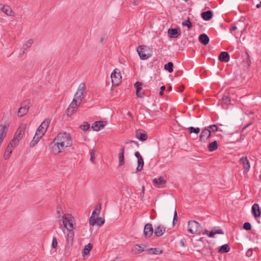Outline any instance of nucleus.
Segmentation results:
<instances>
[{"label": "nucleus", "mask_w": 261, "mask_h": 261, "mask_svg": "<svg viewBox=\"0 0 261 261\" xmlns=\"http://www.w3.org/2000/svg\"><path fill=\"white\" fill-rule=\"evenodd\" d=\"M72 145V139L70 134L65 132L59 133L49 147L50 152L55 154L59 153L69 149Z\"/></svg>", "instance_id": "f257e3e1"}, {"label": "nucleus", "mask_w": 261, "mask_h": 261, "mask_svg": "<svg viewBox=\"0 0 261 261\" xmlns=\"http://www.w3.org/2000/svg\"><path fill=\"white\" fill-rule=\"evenodd\" d=\"M188 231L192 234H196L198 235L201 234H206L210 238L214 237L216 234L223 233L221 230H212L210 232L206 229L203 230L200 224L195 221H189Z\"/></svg>", "instance_id": "f03ea898"}, {"label": "nucleus", "mask_w": 261, "mask_h": 261, "mask_svg": "<svg viewBox=\"0 0 261 261\" xmlns=\"http://www.w3.org/2000/svg\"><path fill=\"white\" fill-rule=\"evenodd\" d=\"M50 123V119H45L37 129L35 135L31 143V146H34L45 135Z\"/></svg>", "instance_id": "7ed1b4c3"}, {"label": "nucleus", "mask_w": 261, "mask_h": 261, "mask_svg": "<svg viewBox=\"0 0 261 261\" xmlns=\"http://www.w3.org/2000/svg\"><path fill=\"white\" fill-rule=\"evenodd\" d=\"M62 222L64 227L67 230L74 229L75 222L73 217L69 214H65L62 217V219L59 221V223ZM61 224V223H60Z\"/></svg>", "instance_id": "20e7f679"}, {"label": "nucleus", "mask_w": 261, "mask_h": 261, "mask_svg": "<svg viewBox=\"0 0 261 261\" xmlns=\"http://www.w3.org/2000/svg\"><path fill=\"white\" fill-rule=\"evenodd\" d=\"M86 87L84 83H81L74 94L73 100H75L79 103H81L86 95Z\"/></svg>", "instance_id": "39448f33"}, {"label": "nucleus", "mask_w": 261, "mask_h": 261, "mask_svg": "<svg viewBox=\"0 0 261 261\" xmlns=\"http://www.w3.org/2000/svg\"><path fill=\"white\" fill-rule=\"evenodd\" d=\"M137 52L142 60H146L151 56L150 48L145 45L139 46Z\"/></svg>", "instance_id": "423d86ee"}, {"label": "nucleus", "mask_w": 261, "mask_h": 261, "mask_svg": "<svg viewBox=\"0 0 261 261\" xmlns=\"http://www.w3.org/2000/svg\"><path fill=\"white\" fill-rule=\"evenodd\" d=\"M112 83L113 86H118L121 82L122 77L119 69H115L111 74Z\"/></svg>", "instance_id": "0eeeda50"}, {"label": "nucleus", "mask_w": 261, "mask_h": 261, "mask_svg": "<svg viewBox=\"0 0 261 261\" xmlns=\"http://www.w3.org/2000/svg\"><path fill=\"white\" fill-rule=\"evenodd\" d=\"M81 103H79L75 100H72L69 107L68 108L66 113L68 116L72 115L77 110L79 106Z\"/></svg>", "instance_id": "6e6552de"}, {"label": "nucleus", "mask_w": 261, "mask_h": 261, "mask_svg": "<svg viewBox=\"0 0 261 261\" xmlns=\"http://www.w3.org/2000/svg\"><path fill=\"white\" fill-rule=\"evenodd\" d=\"M100 209V205L95 207L89 220V224L90 225L93 226L96 224V218L99 215Z\"/></svg>", "instance_id": "1a4fd4ad"}, {"label": "nucleus", "mask_w": 261, "mask_h": 261, "mask_svg": "<svg viewBox=\"0 0 261 261\" xmlns=\"http://www.w3.org/2000/svg\"><path fill=\"white\" fill-rule=\"evenodd\" d=\"M26 127L27 124L25 123H21L16 130L14 137L17 140H20L24 135Z\"/></svg>", "instance_id": "9d476101"}, {"label": "nucleus", "mask_w": 261, "mask_h": 261, "mask_svg": "<svg viewBox=\"0 0 261 261\" xmlns=\"http://www.w3.org/2000/svg\"><path fill=\"white\" fill-rule=\"evenodd\" d=\"M211 136V130L208 128L203 129L200 135L199 139L201 141L205 142Z\"/></svg>", "instance_id": "9b49d317"}, {"label": "nucleus", "mask_w": 261, "mask_h": 261, "mask_svg": "<svg viewBox=\"0 0 261 261\" xmlns=\"http://www.w3.org/2000/svg\"><path fill=\"white\" fill-rule=\"evenodd\" d=\"M153 227L151 224L147 223L144 226V235L146 238H150L153 233Z\"/></svg>", "instance_id": "f8f14e48"}, {"label": "nucleus", "mask_w": 261, "mask_h": 261, "mask_svg": "<svg viewBox=\"0 0 261 261\" xmlns=\"http://www.w3.org/2000/svg\"><path fill=\"white\" fill-rule=\"evenodd\" d=\"M168 33L170 38H177L180 35V31L178 28L176 29H169L168 31Z\"/></svg>", "instance_id": "ddd939ff"}, {"label": "nucleus", "mask_w": 261, "mask_h": 261, "mask_svg": "<svg viewBox=\"0 0 261 261\" xmlns=\"http://www.w3.org/2000/svg\"><path fill=\"white\" fill-rule=\"evenodd\" d=\"M105 125L106 123L103 121H96L92 124V128L94 131H98L103 128Z\"/></svg>", "instance_id": "4468645a"}, {"label": "nucleus", "mask_w": 261, "mask_h": 261, "mask_svg": "<svg viewBox=\"0 0 261 261\" xmlns=\"http://www.w3.org/2000/svg\"><path fill=\"white\" fill-rule=\"evenodd\" d=\"M153 185L157 187L160 188V186L165 184L166 182V180L162 176H160L158 178H154L152 180Z\"/></svg>", "instance_id": "2eb2a0df"}, {"label": "nucleus", "mask_w": 261, "mask_h": 261, "mask_svg": "<svg viewBox=\"0 0 261 261\" xmlns=\"http://www.w3.org/2000/svg\"><path fill=\"white\" fill-rule=\"evenodd\" d=\"M166 231V227L163 226V225H159L157 226L154 230V234L156 237H161L163 235V234Z\"/></svg>", "instance_id": "dca6fc26"}, {"label": "nucleus", "mask_w": 261, "mask_h": 261, "mask_svg": "<svg viewBox=\"0 0 261 261\" xmlns=\"http://www.w3.org/2000/svg\"><path fill=\"white\" fill-rule=\"evenodd\" d=\"M135 87L136 88V95L139 98L143 97L144 94L141 92L142 90V83L139 82H137L134 84Z\"/></svg>", "instance_id": "f3484780"}, {"label": "nucleus", "mask_w": 261, "mask_h": 261, "mask_svg": "<svg viewBox=\"0 0 261 261\" xmlns=\"http://www.w3.org/2000/svg\"><path fill=\"white\" fill-rule=\"evenodd\" d=\"M92 245L90 243H89L85 246L84 249L82 251V255L85 259L87 258V256L89 255L90 251L92 249Z\"/></svg>", "instance_id": "a211bd4d"}, {"label": "nucleus", "mask_w": 261, "mask_h": 261, "mask_svg": "<svg viewBox=\"0 0 261 261\" xmlns=\"http://www.w3.org/2000/svg\"><path fill=\"white\" fill-rule=\"evenodd\" d=\"M124 147H122L118 154L119 166H121L124 164Z\"/></svg>", "instance_id": "6ab92c4d"}, {"label": "nucleus", "mask_w": 261, "mask_h": 261, "mask_svg": "<svg viewBox=\"0 0 261 261\" xmlns=\"http://www.w3.org/2000/svg\"><path fill=\"white\" fill-rule=\"evenodd\" d=\"M144 250L143 245H135L132 248V252L133 253L137 254L142 252Z\"/></svg>", "instance_id": "aec40b11"}, {"label": "nucleus", "mask_w": 261, "mask_h": 261, "mask_svg": "<svg viewBox=\"0 0 261 261\" xmlns=\"http://www.w3.org/2000/svg\"><path fill=\"white\" fill-rule=\"evenodd\" d=\"M29 111V107L28 106H24V107H21L18 111V116L21 117L24 116Z\"/></svg>", "instance_id": "412c9836"}, {"label": "nucleus", "mask_w": 261, "mask_h": 261, "mask_svg": "<svg viewBox=\"0 0 261 261\" xmlns=\"http://www.w3.org/2000/svg\"><path fill=\"white\" fill-rule=\"evenodd\" d=\"M252 213L254 217H258L260 215L259 205L257 204H254L252 207Z\"/></svg>", "instance_id": "4be33fe9"}, {"label": "nucleus", "mask_w": 261, "mask_h": 261, "mask_svg": "<svg viewBox=\"0 0 261 261\" xmlns=\"http://www.w3.org/2000/svg\"><path fill=\"white\" fill-rule=\"evenodd\" d=\"M199 41L203 45H206L208 43L210 39L207 35L202 34L199 36Z\"/></svg>", "instance_id": "5701e85b"}, {"label": "nucleus", "mask_w": 261, "mask_h": 261, "mask_svg": "<svg viewBox=\"0 0 261 261\" xmlns=\"http://www.w3.org/2000/svg\"><path fill=\"white\" fill-rule=\"evenodd\" d=\"M136 137L137 139L142 141H145L147 139V134L146 133H141L138 130L136 132Z\"/></svg>", "instance_id": "b1692460"}, {"label": "nucleus", "mask_w": 261, "mask_h": 261, "mask_svg": "<svg viewBox=\"0 0 261 261\" xmlns=\"http://www.w3.org/2000/svg\"><path fill=\"white\" fill-rule=\"evenodd\" d=\"M213 16V13L211 11H207L201 13V17L204 20H210Z\"/></svg>", "instance_id": "393cba45"}, {"label": "nucleus", "mask_w": 261, "mask_h": 261, "mask_svg": "<svg viewBox=\"0 0 261 261\" xmlns=\"http://www.w3.org/2000/svg\"><path fill=\"white\" fill-rule=\"evenodd\" d=\"M219 60L221 62H227L228 61V53L226 51H222L219 56Z\"/></svg>", "instance_id": "a878e982"}, {"label": "nucleus", "mask_w": 261, "mask_h": 261, "mask_svg": "<svg viewBox=\"0 0 261 261\" xmlns=\"http://www.w3.org/2000/svg\"><path fill=\"white\" fill-rule=\"evenodd\" d=\"M150 254H162L163 251L156 248H151L145 250Z\"/></svg>", "instance_id": "bb28decb"}, {"label": "nucleus", "mask_w": 261, "mask_h": 261, "mask_svg": "<svg viewBox=\"0 0 261 261\" xmlns=\"http://www.w3.org/2000/svg\"><path fill=\"white\" fill-rule=\"evenodd\" d=\"M218 144L216 141L210 143L207 146L208 149L211 152L216 150L218 148Z\"/></svg>", "instance_id": "cd10ccee"}, {"label": "nucleus", "mask_w": 261, "mask_h": 261, "mask_svg": "<svg viewBox=\"0 0 261 261\" xmlns=\"http://www.w3.org/2000/svg\"><path fill=\"white\" fill-rule=\"evenodd\" d=\"M240 162L243 164L244 168L248 171L249 169L250 166L249 162L247 159V158H242L241 159H240Z\"/></svg>", "instance_id": "c85d7f7f"}, {"label": "nucleus", "mask_w": 261, "mask_h": 261, "mask_svg": "<svg viewBox=\"0 0 261 261\" xmlns=\"http://www.w3.org/2000/svg\"><path fill=\"white\" fill-rule=\"evenodd\" d=\"M13 148L12 147L7 146L6 150L5 152L4 158L5 160H8L9 157L10 156L11 154L12 153L13 151Z\"/></svg>", "instance_id": "c756f323"}, {"label": "nucleus", "mask_w": 261, "mask_h": 261, "mask_svg": "<svg viewBox=\"0 0 261 261\" xmlns=\"http://www.w3.org/2000/svg\"><path fill=\"white\" fill-rule=\"evenodd\" d=\"M138 167L137 168V170L138 171H141L144 165V161L142 158H140L138 159Z\"/></svg>", "instance_id": "7c9ffc66"}, {"label": "nucleus", "mask_w": 261, "mask_h": 261, "mask_svg": "<svg viewBox=\"0 0 261 261\" xmlns=\"http://www.w3.org/2000/svg\"><path fill=\"white\" fill-rule=\"evenodd\" d=\"M19 141V140H17L16 139V138L14 137L13 139L10 141L8 146L12 147V148H14L18 143Z\"/></svg>", "instance_id": "2f4dec72"}, {"label": "nucleus", "mask_w": 261, "mask_h": 261, "mask_svg": "<svg viewBox=\"0 0 261 261\" xmlns=\"http://www.w3.org/2000/svg\"><path fill=\"white\" fill-rule=\"evenodd\" d=\"M173 64L172 62H168L167 64H165L164 66V68L168 70L169 72H172L173 71Z\"/></svg>", "instance_id": "473e14b6"}, {"label": "nucleus", "mask_w": 261, "mask_h": 261, "mask_svg": "<svg viewBox=\"0 0 261 261\" xmlns=\"http://www.w3.org/2000/svg\"><path fill=\"white\" fill-rule=\"evenodd\" d=\"M182 25L184 26H187L188 29H191L192 27V23L190 22V18H188L187 20L182 22Z\"/></svg>", "instance_id": "72a5a7b5"}, {"label": "nucleus", "mask_w": 261, "mask_h": 261, "mask_svg": "<svg viewBox=\"0 0 261 261\" xmlns=\"http://www.w3.org/2000/svg\"><path fill=\"white\" fill-rule=\"evenodd\" d=\"M219 252L221 253H226L228 252V245L225 244L221 246L219 249Z\"/></svg>", "instance_id": "f704fd0d"}, {"label": "nucleus", "mask_w": 261, "mask_h": 261, "mask_svg": "<svg viewBox=\"0 0 261 261\" xmlns=\"http://www.w3.org/2000/svg\"><path fill=\"white\" fill-rule=\"evenodd\" d=\"M189 130L190 133H194L196 134H198L199 133L200 129L199 127L194 128L193 127H190L189 128Z\"/></svg>", "instance_id": "c9c22d12"}, {"label": "nucleus", "mask_w": 261, "mask_h": 261, "mask_svg": "<svg viewBox=\"0 0 261 261\" xmlns=\"http://www.w3.org/2000/svg\"><path fill=\"white\" fill-rule=\"evenodd\" d=\"M95 153L96 150L94 149H92L90 151V161L92 163H95Z\"/></svg>", "instance_id": "e433bc0d"}, {"label": "nucleus", "mask_w": 261, "mask_h": 261, "mask_svg": "<svg viewBox=\"0 0 261 261\" xmlns=\"http://www.w3.org/2000/svg\"><path fill=\"white\" fill-rule=\"evenodd\" d=\"M67 230V239H70L71 240H72L73 239V237H74L73 229Z\"/></svg>", "instance_id": "4c0bfd02"}, {"label": "nucleus", "mask_w": 261, "mask_h": 261, "mask_svg": "<svg viewBox=\"0 0 261 261\" xmlns=\"http://www.w3.org/2000/svg\"><path fill=\"white\" fill-rule=\"evenodd\" d=\"M33 43V39H29L28 40L26 43L23 45V47L24 49H26L27 48L31 47Z\"/></svg>", "instance_id": "58836bf2"}, {"label": "nucleus", "mask_w": 261, "mask_h": 261, "mask_svg": "<svg viewBox=\"0 0 261 261\" xmlns=\"http://www.w3.org/2000/svg\"><path fill=\"white\" fill-rule=\"evenodd\" d=\"M80 127L83 130H87L90 128V124L88 122H85L83 125H81Z\"/></svg>", "instance_id": "ea45409f"}, {"label": "nucleus", "mask_w": 261, "mask_h": 261, "mask_svg": "<svg viewBox=\"0 0 261 261\" xmlns=\"http://www.w3.org/2000/svg\"><path fill=\"white\" fill-rule=\"evenodd\" d=\"M105 223L104 219L102 218H96V224L98 226H101Z\"/></svg>", "instance_id": "a19ab883"}, {"label": "nucleus", "mask_w": 261, "mask_h": 261, "mask_svg": "<svg viewBox=\"0 0 261 261\" xmlns=\"http://www.w3.org/2000/svg\"><path fill=\"white\" fill-rule=\"evenodd\" d=\"M208 129L211 130L212 132H216L218 130V126L216 125H211L208 127Z\"/></svg>", "instance_id": "79ce46f5"}, {"label": "nucleus", "mask_w": 261, "mask_h": 261, "mask_svg": "<svg viewBox=\"0 0 261 261\" xmlns=\"http://www.w3.org/2000/svg\"><path fill=\"white\" fill-rule=\"evenodd\" d=\"M58 246V242L56 238H53L52 240V244H51V247L53 248L56 249L57 247Z\"/></svg>", "instance_id": "37998d69"}, {"label": "nucleus", "mask_w": 261, "mask_h": 261, "mask_svg": "<svg viewBox=\"0 0 261 261\" xmlns=\"http://www.w3.org/2000/svg\"><path fill=\"white\" fill-rule=\"evenodd\" d=\"M243 228L247 230H249L251 229V224H250V223L249 222H245L244 224V225H243Z\"/></svg>", "instance_id": "c03bdc74"}, {"label": "nucleus", "mask_w": 261, "mask_h": 261, "mask_svg": "<svg viewBox=\"0 0 261 261\" xmlns=\"http://www.w3.org/2000/svg\"><path fill=\"white\" fill-rule=\"evenodd\" d=\"M57 213L59 215V217L61 216V214H63V210L61 206H57Z\"/></svg>", "instance_id": "a18cd8bd"}, {"label": "nucleus", "mask_w": 261, "mask_h": 261, "mask_svg": "<svg viewBox=\"0 0 261 261\" xmlns=\"http://www.w3.org/2000/svg\"><path fill=\"white\" fill-rule=\"evenodd\" d=\"M165 90V87L164 86H162L161 87V91L159 93L160 96H162L164 94V91Z\"/></svg>", "instance_id": "49530a36"}, {"label": "nucleus", "mask_w": 261, "mask_h": 261, "mask_svg": "<svg viewBox=\"0 0 261 261\" xmlns=\"http://www.w3.org/2000/svg\"><path fill=\"white\" fill-rule=\"evenodd\" d=\"M177 214L176 211H175L174 214V218H173V223H174L175 220L177 221Z\"/></svg>", "instance_id": "de8ad7c7"}, {"label": "nucleus", "mask_w": 261, "mask_h": 261, "mask_svg": "<svg viewBox=\"0 0 261 261\" xmlns=\"http://www.w3.org/2000/svg\"><path fill=\"white\" fill-rule=\"evenodd\" d=\"M135 155L137 158L138 159H139V158L140 159V158H142L140 153L138 151L136 152Z\"/></svg>", "instance_id": "09e8293b"}, {"label": "nucleus", "mask_w": 261, "mask_h": 261, "mask_svg": "<svg viewBox=\"0 0 261 261\" xmlns=\"http://www.w3.org/2000/svg\"><path fill=\"white\" fill-rule=\"evenodd\" d=\"M237 27H235V26H232V27H231V32L234 31H236V30H237Z\"/></svg>", "instance_id": "8fccbe9b"}, {"label": "nucleus", "mask_w": 261, "mask_h": 261, "mask_svg": "<svg viewBox=\"0 0 261 261\" xmlns=\"http://www.w3.org/2000/svg\"><path fill=\"white\" fill-rule=\"evenodd\" d=\"M256 7L257 8H259L261 7V2L259 4H257Z\"/></svg>", "instance_id": "3c124183"}, {"label": "nucleus", "mask_w": 261, "mask_h": 261, "mask_svg": "<svg viewBox=\"0 0 261 261\" xmlns=\"http://www.w3.org/2000/svg\"><path fill=\"white\" fill-rule=\"evenodd\" d=\"M184 87L182 86L181 88H180V92H182L184 91Z\"/></svg>", "instance_id": "603ef678"}, {"label": "nucleus", "mask_w": 261, "mask_h": 261, "mask_svg": "<svg viewBox=\"0 0 261 261\" xmlns=\"http://www.w3.org/2000/svg\"><path fill=\"white\" fill-rule=\"evenodd\" d=\"M168 91H170L172 90V87H171V86H169V87L168 88Z\"/></svg>", "instance_id": "864d4df0"}, {"label": "nucleus", "mask_w": 261, "mask_h": 261, "mask_svg": "<svg viewBox=\"0 0 261 261\" xmlns=\"http://www.w3.org/2000/svg\"><path fill=\"white\" fill-rule=\"evenodd\" d=\"M112 261H119V259L118 258H116L115 259L113 260Z\"/></svg>", "instance_id": "5fc2aeb1"}, {"label": "nucleus", "mask_w": 261, "mask_h": 261, "mask_svg": "<svg viewBox=\"0 0 261 261\" xmlns=\"http://www.w3.org/2000/svg\"><path fill=\"white\" fill-rule=\"evenodd\" d=\"M249 124H247L246 126H244L243 128V130L245 129L246 127H247L248 126H249Z\"/></svg>", "instance_id": "6e6d98bb"}, {"label": "nucleus", "mask_w": 261, "mask_h": 261, "mask_svg": "<svg viewBox=\"0 0 261 261\" xmlns=\"http://www.w3.org/2000/svg\"><path fill=\"white\" fill-rule=\"evenodd\" d=\"M246 55H247V58H249V55L247 53H246Z\"/></svg>", "instance_id": "4d7b16f0"}, {"label": "nucleus", "mask_w": 261, "mask_h": 261, "mask_svg": "<svg viewBox=\"0 0 261 261\" xmlns=\"http://www.w3.org/2000/svg\"><path fill=\"white\" fill-rule=\"evenodd\" d=\"M222 100H225L224 97H223L222 98Z\"/></svg>", "instance_id": "13d9d810"}, {"label": "nucleus", "mask_w": 261, "mask_h": 261, "mask_svg": "<svg viewBox=\"0 0 261 261\" xmlns=\"http://www.w3.org/2000/svg\"><path fill=\"white\" fill-rule=\"evenodd\" d=\"M3 11H5L4 8H3Z\"/></svg>", "instance_id": "bf43d9fd"}]
</instances>
